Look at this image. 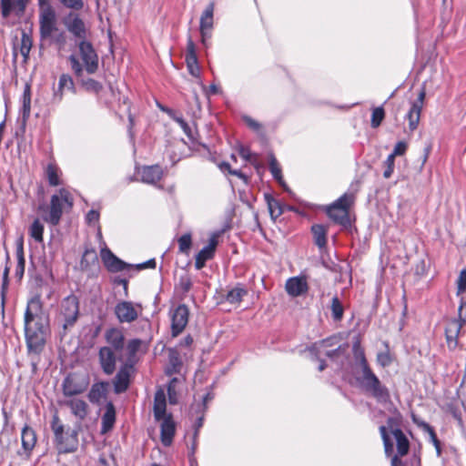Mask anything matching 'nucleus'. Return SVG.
Wrapping results in <instances>:
<instances>
[{"label": "nucleus", "instance_id": "nucleus-1", "mask_svg": "<svg viewBox=\"0 0 466 466\" xmlns=\"http://www.w3.org/2000/svg\"><path fill=\"white\" fill-rule=\"evenodd\" d=\"M24 331L28 355L39 356L45 349L49 332L48 317L44 312L39 295H35L27 301Z\"/></svg>", "mask_w": 466, "mask_h": 466}, {"label": "nucleus", "instance_id": "nucleus-2", "mask_svg": "<svg viewBox=\"0 0 466 466\" xmlns=\"http://www.w3.org/2000/svg\"><path fill=\"white\" fill-rule=\"evenodd\" d=\"M352 354L354 375L359 388L380 403L389 402L390 400V390L371 370L359 336L353 338Z\"/></svg>", "mask_w": 466, "mask_h": 466}, {"label": "nucleus", "instance_id": "nucleus-3", "mask_svg": "<svg viewBox=\"0 0 466 466\" xmlns=\"http://www.w3.org/2000/svg\"><path fill=\"white\" fill-rule=\"evenodd\" d=\"M354 201V195L344 193L331 205L327 207V215L336 223L346 226L349 224V209Z\"/></svg>", "mask_w": 466, "mask_h": 466}, {"label": "nucleus", "instance_id": "nucleus-4", "mask_svg": "<svg viewBox=\"0 0 466 466\" xmlns=\"http://www.w3.org/2000/svg\"><path fill=\"white\" fill-rule=\"evenodd\" d=\"M90 380L87 374L79 372H71L67 374L62 382V392L66 398H71L84 393Z\"/></svg>", "mask_w": 466, "mask_h": 466}, {"label": "nucleus", "instance_id": "nucleus-5", "mask_svg": "<svg viewBox=\"0 0 466 466\" xmlns=\"http://www.w3.org/2000/svg\"><path fill=\"white\" fill-rule=\"evenodd\" d=\"M64 203H66L68 208H72L73 198L66 189L61 188L59 190V195L55 194L51 197L49 214L45 217L44 219L52 226L58 225L63 214Z\"/></svg>", "mask_w": 466, "mask_h": 466}, {"label": "nucleus", "instance_id": "nucleus-6", "mask_svg": "<svg viewBox=\"0 0 466 466\" xmlns=\"http://www.w3.org/2000/svg\"><path fill=\"white\" fill-rule=\"evenodd\" d=\"M61 314L64 318L63 328H72L79 315V300L76 296L70 295L65 298L61 304Z\"/></svg>", "mask_w": 466, "mask_h": 466}, {"label": "nucleus", "instance_id": "nucleus-7", "mask_svg": "<svg viewBox=\"0 0 466 466\" xmlns=\"http://www.w3.org/2000/svg\"><path fill=\"white\" fill-rule=\"evenodd\" d=\"M100 257L105 268L111 273H117L134 268V265L120 259L106 246L101 248Z\"/></svg>", "mask_w": 466, "mask_h": 466}, {"label": "nucleus", "instance_id": "nucleus-8", "mask_svg": "<svg viewBox=\"0 0 466 466\" xmlns=\"http://www.w3.org/2000/svg\"><path fill=\"white\" fill-rule=\"evenodd\" d=\"M57 30L56 12L52 6L40 10L39 31L42 39L48 38Z\"/></svg>", "mask_w": 466, "mask_h": 466}, {"label": "nucleus", "instance_id": "nucleus-9", "mask_svg": "<svg viewBox=\"0 0 466 466\" xmlns=\"http://www.w3.org/2000/svg\"><path fill=\"white\" fill-rule=\"evenodd\" d=\"M117 353L112 348L101 347L99 349L98 362L104 374L110 376L116 371V362L121 360V357H117Z\"/></svg>", "mask_w": 466, "mask_h": 466}, {"label": "nucleus", "instance_id": "nucleus-10", "mask_svg": "<svg viewBox=\"0 0 466 466\" xmlns=\"http://www.w3.org/2000/svg\"><path fill=\"white\" fill-rule=\"evenodd\" d=\"M62 22L68 32L71 33L76 38L79 39L80 41H86V29L85 23L79 15L74 12H69L63 17Z\"/></svg>", "mask_w": 466, "mask_h": 466}, {"label": "nucleus", "instance_id": "nucleus-11", "mask_svg": "<svg viewBox=\"0 0 466 466\" xmlns=\"http://www.w3.org/2000/svg\"><path fill=\"white\" fill-rule=\"evenodd\" d=\"M78 46L86 72L94 74L98 68V57L92 44L87 41H80Z\"/></svg>", "mask_w": 466, "mask_h": 466}, {"label": "nucleus", "instance_id": "nucleus-12", "mask_svg": "<svg viewBox=\"0 0 466 466\" xmlns=\"http://www.w3.org/2000/svg\"><path fill=\"white\" fill-rule=\"evenodd\" d=\"M189 310L187 305H178L171 314V332L177 337L186 328L188 322Z\"/></svg>", "mask_w": 466, "mask_h": 466}, {"label": "nucleus", "instance_id": "nucleus-13", "mask_svg": "<svg viewBox=\"0 0 466 466\" xmlns=\"http://www.w3.org/2000/svg\"><path fill=\"white\" fill-rule=\"evenodd\" d=\"M114 313L120 323H131L137 319L138 311L133 302L122 300L116 304Z\"/></svg>", "mask_w": 466, "mask_h": 466}, {"label": "nucleus", "instance_id": "nucleus-14", "mask_svg": "<svg viewBox=\"0 0 466 466\" xmlns=\"http://www.w3.org/2000/svg\"><path fill=\"white\" fill-rule=\"evenodd\" d=\"M426 96L425 88L422 87L418 94V97L411 102L410 108L406 115V117L409 121V128L410 131H414L417 129L420 119V114L424 104V98Z\"/></svg>", "mask_w": 466, "mask_h": 466}, {"label": "nucleus", "instance_id": "nucleus-15", "mask_svg": "<svg viewBox=\"0 0 466 466\" xmlns=\"http://www.w3.org/2000/svg\"><path fill=\"white\" fill-rule=\"evenodd\" d=\"M133 366L129 363H123L114 377L112 383L116 394H121L128 389L130 385L131 370Z\"/></svg>", "mask_w": 466, "mask_h": 466}, {"label": "nucleus", "instance_id": "nucleus-16", "mask_svg": "<svg viewBox=\"0 0 466 466\" xmlns=\"http://www.w3.org/2000/svg\"><path fill=\"white\" fill-rule=\"evenodd\" d=\"M37 441V436L35 431L25 424L21 431V451H18L19 456H25L30 458L33 450L35 447Z\"/></svg>", "mask_w": 466, "mask_h": 466}, {"label": "nucleus", "instance_id": "nucleus-17", "mask_svg": "<svg viewBox=\"0 0 466 466\" xmlns=\"http://www.w3.org/2000/svg\"><path fill=\"white\" fill-rule=\"evenodd\" d=\"M29 0H1V14L7 18L11 14L18 17L24 15Z\"/></svg>", "mask_w": 466, "mask_h": 466}, {"label": "nucleus", "instance_id": "nucleus-18", "mask_svg": "<svg viewBox=\"0 0 466 466\" xmlns=\"http://www.w3.org/2000/svg\"><path fill=\"white\" fill-rule=\"evenodd\" d=\"M56 447L59 453L75 452L78 448V433L76 430L66 431L61 440H57Z\"/></svg>", "mask_w": 466, "mask_h": 466}, {"label": "nucleus", "instance_id": "nucleus-19", "mask_svg": "<svg viewBox=\"0 0 466 466\" xmlns=\"http://www.w3.org/2000/svg\"><path fill=\"white\" fill-rule=\"evenodd\" d=\"M396 424V420L394 418H388L387 420V425L391 430V433L393 434L395 440H396V445H397V452L398 456H404L408 453L410 449V442L406 435L403 433V431L400 428H394V425Z\"/></svg>", "mask_w": 466, "mask_h": 466}, {"label": "nucleus", "instance_id": "nucleus-20", "mask_svg": "<svg viewBox=\"0 0 466 466\" xmlns=\"http://www.w3.org/2000/svg\"><path fill=\"white\" fill-rule=\"evenodd\" d=\"M105 339L108 344L107 348H112L113 350L122 352L125 348V335L118 328H109L105 331Z\"/></svg>", "mask_w": 466, "mask_h": 466}, {"label": "nucleus", "instance_id": "nucleus-21", "mask_svg": "<svg viewBox=\"0 0 466 466\" xmlns=\"http://www.w3.org/2000/svg\"><path fill=\"white\" fill-rule=\"evenodd\" d=\"M285 289L291 297H299L309 290V285L305 277L298 276L289 278L286 281Z\"/></svg>", "mask_w": 466, "mask_h": 466}, {"label": "nucleus", "instance_id": "nucleus-22", "mask_svg": "<svg viewBox=\"0 0 466 466\" xmlns=\"http://www.w3.org/2000/svg\"><path fill=\"white\" fill-rule=\"evenodd\" d=\"M186 63L189 74L195 77H198L200 75V67L198 66L196 46L190 36L187 38V43Z\"/></svg>", "mask_w": 466, "mask_h": 466}, {"label": "nucleus", "instance_id": "nucleus-23", "mask_svg": "<svg viewBox=\"0 0 466 466\" xmlns=\"http://www.w3.org/2000/svg\"><path fill=\"white\" fill-rule=\"evenodd\" d=\"M160 425V439L161 442L165 447H168L172 444L173 438L176 432V424L172 419L171 414H167L163 420H161Z\"/></svg>", "mask_w": 466, "mask_h": 466}, {"label": "nucleus", "instance_id": "nucleus-24", "mask_svg": "<svg viewBox=\"0 0 466 466\" xmlns=\"http://www.w3.org/2000/svg\"><path fill=\"white\" fill-rule=\"evenodd\" d=\"M462 323L460 320H450L445 328V337L447 346L450 350H454L459 344V335L462 328Z\"/></svg>", "mask_w": 466, "mask_h": 466}, {"label": "nucleus", "instance_id": "nucleus-25", "mask_svg": "<svg viewBox=\"0 0 466 466\" xmlns=\"http://www.w3.org/2000/svg\"><path fill=\"white\" fill-rule=\"evenodd\" d=\"M61 404L69 408L71 413L80 420H85L88 414V404L82 399L71 397L62 401Z\"/></svg>", "mask_w": 466, "mask_h": 466}, {"label": "nucleus", "instance_id": "nucleus-26", "mask_svg": "<svg viewBox=\"0 0 466 466\" xmlns=\"http://www.w3.org/2000/svg\"><path fill=\"white\" fill-rule=\"evenodd\" d=\"M332 341V338H328L320 341H317L309 347V351L310 352L313 360H318L319 362L318 368L319 371H323L327 367L326 361L320 358L322 355V349L331 347L333 345Z\"/></svg>", "mask_w": 466, "mask_h": 466}, {"label": "nucleus", "instance_id": "nucleus-27", "mask_svg": "<svg viewBox=\"0 0 466 466\" xmlns=\"http://www.w3.org/2000/svg\"><path fill=\"white\" fill-rule=\"evenodd\" d=\"M116 422V408L112 401H107L105 406V412L101 418V432L110 431Z\"/></svg>", "mask_w": 466, "mask_h": 466}, {"label": "nucleus", "instance_id": "nucleus-28", "mask_svg": "<svg viewBox=\"0 0 466 466\" xmlns=\"http://www.w3.org/2000/svg\"><path fill=\"white\" fill-rule=\"evenodd\" d=\"M108 382L98 381L92 384L87 394L89 401L93 404L99 405L102 399L106 398Z\"/></svg>", "mask_w": 466, "mask_h": 466}, {"label": "nucleus", "instance_id": "nucleus-29", "mask_svg": "<svg viewBox=\"0 0 466 466\" xmlns=\"http://www.w3.org/2000/svg\"><path fill=\"white\" fill-rule=\"evenodd\" d=\"M207 410V407L203 403H194L191 406L190 413L191 416H195V421L193 424L194 428V439L198 438L199 431L203 426L204 420H205V413Z\"/></svg>", "mask_w": 466, "mask_h": 466}, {"label": "nucleus", "instance_id": "nucleus-30", "mask_svg": "<svg viewBox=\"0 0 466 466\" xmlns=\"http://www.w3.org/2000/svg\"><path fill=\"white\" fill-rule=\"evenodd\" d=\"M167 410V401L166 395L163 390H158L155 393L154 397V418L156 420L159 421L163 420L167 414H166Z\"/></svg>", "mask_w": 466, "mask_h": 466}, {"label": "nucleus", "instance_id": "nucleus-31", "mask_svg": "<svg viewBox=\"0 0 466 466\" xmlns=\"http://www.w3.org/2000/svg\"><path fill=\"white\" fill-rule=\"evenodd\" d=\"M162 175L163 170L158 165L144 167L141 171V180L144 183L156 184L161 179Z\"/></svg>", "mask_w": 466, "mask_h": 466}, {"label": "nucleus", "instance_id": "nucleus-32", "mask_svg": "<svg viewBox=\"0 0 466 466\" xmlns=\"http://www.w3.org/2000/svg\"><path fill=\"white\" fill-rule=\"evenodd\" d=\"M31 113V86L26 83L24 87V92L22 95V107L20 109V114L22 116V125L25 126L27 119L30 116Z\"/></svg>", "mask_w": 466, "mask_h": 466}, {"label": "nucleus", "instance_id": "nucleus-33", "mask_svg": "<svg viewBox=\"0 0 466 466\" xmlns=\"http://www.w3.org/2000/svg\"><path fill=\"white\" fill-rule=\"evenodd\" d=\"M182 361L180 354L176 349H168V366L166 369V374L168 376L180 373Z\"/></svg>", "mask_w": 466, "mask_h": 466}, {"label": "nucleus", "instance_id": "nucleus-34", "mask_svg": "<svg viewBox=\"0 0 466 466\" xmlns=\"http://www.w3.org/2000/svg\"><path fill=\"white\" fill-rule=\"evenodd\" d=\"M74 88V81L72 77L67 74H63L59 77L58 81V87L54 92L53 101L54 102H60L63 97V90L68 89L71 90Z\"/></svg>", "mask_w": 466, "mask_h": 466}, {"label": "nucleus", "instance_id": "nucleus-35", "mask_svg": "<svg viewBox=\"0 0 466 466\" xmlns=\"http://www.w3.org/2000/svg\"><path fill=\"white\" fill-rule=\"evenodd\" d=\"M213 25V5L210 4L203 12L200 17V33L202 42L205 43V35L207 30L210 29Z\"/></svg>", "mask_w": 466, "mask_h": 466}, {"label": "nucleus", "instance_id": "nucleus-36", "mask_svg": "<svg viewBox=\"0 0 466 466\" xmlns=\"http://www.w3.org/2000/svg\"><path fill=\"white\" fill-rule=\"evenodd\" d=\"M142 345V340L140 339H132L127 341L126 350H127V359L125 363H129L130 366L135 365L137 361V353L139 350Z\"/></svg>", "mask_w": 466, "mask_h": 466}, {"label": "nucleus", "instance_id": "nucleus-37", "mask_svg": "<svg viewBox=\"0 0 466 466\" xmlns=\"http://www.w3.org/2000/svg\"><path fill=\"white\" fill-rule=\"evenodd\" d=\"M441 409L446 412H449L458 422V425L462 428L463 420L461 416V411L460 410L457 400H448L442 406Z\"/></svg>", "mask_w": 466, "mask_h": 466}, {"label": "nucleus", "instance_id": "nucleus-38", "mask_svg": "<svg viewBox=\"0 0 466 466\" xmlns=\"http://www.w3.org/2000/svg\"><path fill=\"white\" fill-rule=\"evenodd\" d=\"M311 232L314 237L315 244L322 248L327 245V228L320 224H316L311 227Z\"/></svg>", "mask_w": 466, "mask_h": 466}, {"label": "nucleus", "instance_id": "nucleus-39", "mask_svg": "<svg viewBox=\"0 0 466 466\" xmlns=\"http://www.w3.org/2000/svg\"><path fill=\"white\" fill-rule=\"evenodd\" d=\"M265 200L267 202L271 218L276 220L279 216L283 214V207L279 200L274 198L269 194H265Z\"/></svg>", "mask_w": 466, "mask_h": 466}, {"label": "nucleus", "instance_id": "nucleus-40", "mask_svg": "<svg viewBox=\"0 0 466 466\" xmlns=\"http://www.w3.org/2000/svg\"><path fill=\"white\" fill-rule=\"evenodd\" d=\"M44 224L39 218H35L32 224L29 226L28 234L37 243L44 241Z\"/></svg>", "mask_w": 466, "mask_h": 466}, {"label": "nucleus", "instance_id": "nucleus-41", "mask_svg": "<svg viewBox=\"0 0 466 466\" xmlns=\"http://www.w3.org/2000/svg\"><path fill=\"white\" fill-rule=\"evenodd\" d=\"M269 170H270V173L272 174L273 177L279 182V184L286 191H288L289 188L282 177L281 169L279 166V163H278L275 156L272 153L269 154Z\"/></svg>", "mask_w": 466, "mask_h": 466}, {"label": "nucleus", "instance_id": "nucleus-42", "mask_svg": "<svg viewBox=\"0 0 466 466\" xmlns=\"http://www.w3.org/2000/svg\"><path fill=\"white\" fill-rule=\"evenodd\" d=\"M32 45L33 40L31 35L27 34L25 30H23L21 33L19 52L24 57L25 62H26L29 57V53L31 51Z\"/></svg>", "mask_w": 466, "mask_h": 466}, {"label": "nucleus", "instance_id": "nucleus-43", "mask_svg": "<svg viewBox=\"0 0 466 466\" xmlns=\"http://www.w3.org/2000/svg\"><path fill=\"white\" fill-rule=\"evenodd\" d=\"M98 258L93 248H86L80 260V267L83 270H87L91 264L97 263Z\"/></svg>", "mask_w": 466, "mask_h": 466}, {"label": "nucleus", "instance_id": "nucleus-44", "mask_svg": "<svg viewBox=\"0 0 466 466\" xmlns=\"http://www.w3.org/2000/svg\"><path fill=\"white\" fill-rule=\"evenodd\" d=\"M9 271L10 268L6 264L3 272V279H2V284H1V289H0V295H1V309L2 313H5V298L6 293L8 290V285H9Z\"/></svg>", "mask_w": 466, "mask_h": 466}, {"label": "nucleus", "instance_id": "nucleus-45", "mask_svg": "<svg viewBox=\"0 0 466 466\" xmlns=\"http://www.w3.org/2000/svg\"><path fill=\"white\" fill-rule=\"evenodd\" d=\"M247 289L238 285L237 287L230 289L227 295L226 299L229 303H238L242 300L243 297L247 295Z\"/></svg>", "mask_w": 466, "mask_h": 466}, {"label": "nucleus", "instance_id": "nucleus-46", "mask_svg": "<svg viewBox=\"0 0 466 466\" xmlns=\"http://www.w3.org/2000/svg\"><path fill=\"white\" fill-rule=\"evenodd\" d=\"M238 154L243 159L252 164L257 169V171L259 172L260 166L258 163V156L256 154H253L250 151L249 147L240 145L238 147Z\"/></svg>", "mask_w": 466, "mask_h": 466}, {"label": "nucleus", "instance_id": "nucleus-47", "mask_svg": "<svg viewBox=\"0 0 466 466\" xmlns=\"http://www.w3.org/2000/svg\"><path fill=\"white\" fill-rule=\"evenodd\" d=\"M330 310L334 321H340L342 319L344 314V308L338 296H334L332 298Z\"/></svg>", "mask_w": 466, "mask_h": 466}, {"label": "nucleus", "instance_id": "nucleus-48", "mask_svg": "<svg viewBox=\"0 0 466 466\" xmlns=\"http://www.w3.org/2000/svg\"><path fill=\"white\" fill-rule=\"evenodd\" d=\"M159 107L162 111L167 112L169 116H171L172 118L174 119V121L177 122L179 125V127L182 128L183 132L187 135V137L189 139H192V137H193L192 129L181 116H172L171 115L172 111L170 109L166 108L164 106H159Z\"/></svg>", "mask_w": 466, "mask_h": 466}, {"label": "nucleus", "instance_id": "nucleus-49", "mask_svg": "<svg viewBox=\"0 0 466 466\" xmlns=\"http://www.w3.org/2000/svg\"><path fill=\"white\" fill-rule=\"evenodd\" d=\"M46 176L50 186L60 185L59 168L54 164H48L46 168Z\"/></svg>", "mask_w": 466, "mask_h": 466}, {"label": "nucleus", "instance_id": "nucleus-50", "mask_svg": "<svg viewBox=\"0 0 466 466\" xmlns=\"http://www.w3.org/2000/svg\"><path fill=\"white\" fill-rule=\"evenodd\" d=\"M17 263L15 267V275L18 279H21L25 273V259L22 245L16 249Z\"/></svg>", "mask_w": 466, "mask_h": 466}, {"label": "nucleus", "instance_id": "nucleus-51", "mask_svg": "<svg viewBox=\"0 0 466 466\" xmlns=\"http://www.w3.org/2000/svg\"><path fill=\"white\" fill-rule=\"evenodd\" d=\"M51 429L54 432V442H56L57 440H61L64 436L65 432V427L61 423L60 419L58 415H54L52 421H51Z\"/></svg>", "mask_w": 466, "mask_h": 466}, {"label": "nucleus", "instance_id": "nucleus-52", "mask_svg": "<svg viewBox=\"0 0 466 466\" xmlns=\"http://www.w3.org/2000/svg\"><path fill=\"white\" fill-rule=\"evenodd\" d=\"M380 432L381 435V439L383 441L385 454L387 456H390L393 452V442L391 441V439L388 433L387 427L384 425H381L380 427Z\"/></svg>", "mask_w": 466, "mask_h": 466}, {"label": "nucleus", "instance_id": "nucleus-53", "mask_svg": "<svg viewBox=\"0 0 466 466\" xmlns=\"http://www.w3.org/2000/svg\"><path fill=\"white\" fill-rule=\"evenodd\" d=\"M63 7L71 12H79L84 8V0H56Z\"/></svg>", "mask_w": 466, "mask_h": 466}, {"label": "nucleus", "instance_id": "nucleus-54", "mask_svg": "<svg viewBox=\"0 0 466 466\" xmlns=\"http://www.w3.org/2000/svg\"><path fill=\"white\" fill-rule=\"evenodd\" d=\"M192 245V238L189 233L182 235L178 238V249L180 253L188 254Z\"/></svg>", "mask_w": 466, "mask_h": 466}, {"label": "nucleus", "instance_id": "nucleus-55", "mask_svg": "<svg viewBox=\"0 0 466 466\" xmlns=\"http://www.w3.org/2000/svg\"><path fill=\"white\" fill-rule=\"evenodd\" d=\"M384 116H385V113H384V109L382 106H378V107L374 108L372 111L371 121H370L371 127L373 128L378 127L381 124L382 120L384 119Z\"/></svg>", "mask_w": 466, "mask_h": 466}, {"label": "nucleus", "instance_id": "nucleus-56", "mask_svg": "<svg viewBox=\"0 0 466 466\" xmlns=\"http://www.w3.org/2000/svg\"><path fill=\"white\" fill-rule=\"evenodd\" d=\"M242 119L252 131L256 132L258 135H263V127L259 122L247 115L243 116Z\"/></svg>", "mask_w": 466, "mask_h": 466}, {"label": "nucleus", "instance_id": "nucleus-57", "mask_svg": "<svg viewBox=\"0 0 466 466\" xmlns=\"http://www.w3.org/2000/svg\"><path fill=\"white\" fill-rule=\"evenodd\" d=\"M177 378H172L167 385V395L168 400L170 404H177V394L176 391V385L178 383Z\"/></svg>", "mask_w": 466, "mask_h": 466}, {"label": "nucleus", "instance_id": "nucleus-58", "mask_svg": "<svg viewBox=\"0 0 466 466\" xmlns=\"http://www.w3.org/2000/svg\"><path fill=\"white\" fill-rule=\"evenodd\" d=\"M392 362V359L390 357V351L387 350L385 351L379 352L377 354V363L382 368L389 367Z\"/></svg>", "mask_w": 466, "mask_h": 466}, {"label": "nucleus", "instance_id": "nucleus-59", "mask_svg": "<svg viewBox=\"0 0 466 466\" xmlns=\"http://www.w3.org/2000/svg\"><path fill=\"white\" fill-rule=\"evenodd\" d=\"M385 169L383 172L384 178H390L394 171L395 158L392 156H388L383 163Z\"/></svg>", "mask_w": 466, "mask_h": 466}, {"label": "nucleus", "instance_id": "nucleus-60", "mask_svg": "<svg viewBox=\"0 0 466 466\" xmlns=\"http://www.w3.org/2000/svg\"><path fill=\"white\" fill-rule=\"evenodd\" d=\"M178 285L184 293H187L192 288V280L189 275L180 276Z\"/></svg>", "mask_w": 466, "mask_h": 466}, {"label": "nucleus", "instance_id": "nucleus-61", "mask_svg": "<svg viewBox=\"0 0 466 466\" xmlns=\"http://www.w3.org/2000/svg\"><path fill=\"white\" fill-rule=\"evenodd\" d=\"M83 84L87 90L93 91L95 93L100 92L103 87L102 85L98 81H96L93 78L86 79V81H84Z\"/></svg>", "mask_w": 466, "mask_h": 466}, {"label": "nucleus", "instance_id": "nucleus-62", "mask_svg": "<svg viewBox=\"0 0 466 466\" xmlns=\"http://www.w3.org/2000/svg\"><path fill=\"white\" fill-rule=\"evenodd\" d=\"M457 289L459 294L466 291V268L460 272L457 279Z\"/></svg>", "mask_w": 466, "mask_h": 466}, {"label": "nucleus", "instance_id": "nucleus-63", "mask_svg": "<svg viewBox=\"0 0 466 466\" xmlns=\"http://www.w3.org/2000/svg\"><path fill=\"white\" fill-rule=\"evenodd\" d=\"M68 59L70 61L71 68L74 71V73L77 76H80L83 73V68H82V66L79 63L78 59L76 58V56L74 55H71Z\"/></svg>", "mask_w": 466, "mask_h": 466}, {"label": "nucleus", "instance_id": "nucleus-64", "mask_svg": "<svg viewBox=\"0 0 466 466\" xmlns=\"http://www.w3.org/2000/svg\"><path fill=\"white\" fill-rule=\"evenodd\" d=\"M451 320H460L462 326L466 323V302L461 300V305L458 309V319H452Z\"/></svg>", "mask_w": 466, "mask_h": 466}]
</instances>
